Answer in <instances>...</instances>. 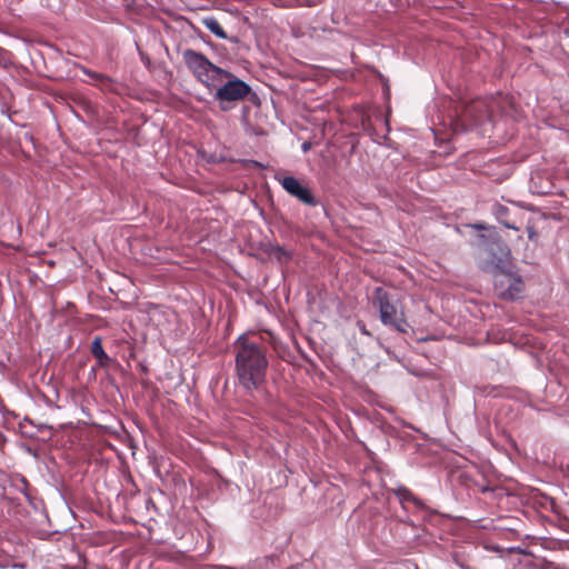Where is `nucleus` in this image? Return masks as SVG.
Returning a JSON list of instances; mask_svg holds the SVG:
<instances>
[{
  "label": "nucleus",
  "instance_id": "obj_1",
  "mask_svg": "<svg viewBox=\"0 0 569 569\" xmlns=\"http://www.w3.org/2000/svg\"><path fill=\"white\" fill-rule=\"evenodd\" d=\"M233 349L239 383L247 390L258 389L266 379L267 348L249 336L241 335L234 341Z\"/></svg>",
  "mask_w": 569,
  "mask_h": 569
},
{
  "label": "nucleus",
  "instance_id": "obj_2",
  "mask_svg": "<svg viewBox=\"0 0 569 569\" xmlns=\"http://www.w3.org/2000/svg\"><path fill=\"white\" fill-rule=\"evenodd\" d=\"M512 109L513 102L507 94L477 98L462 107L455 122V131L458 127L461 131L482 128L487 122L495 121L497 117L509 116Z\"/></svg>",
  "mask_w": 569,
  "mask_h": 569
},
{
  "label": "nucleus",
  "instance_id": "obj_3",
  "mask_svg": "<svg viewBox=\"0 0 569 569\" xmlns=\"http://www.w3.org/2000/svg\"><path fill=\"white\" fill-rule=\"evenodd\" d=\"M213 90V99L224 112L233 109L238 102L243 101L251 93V87L247 82L227 70L226 74H221Z\"/></svg>",
  "mask_w": 569,
  "mask_h": 569
},
{
  "label": "nucleus",
  "instance_id": "obj_4",
  "mask_svg": "<svg viewBox=\"0 0 569 569\" xmlns=\"http://www.w3.org/2000/svg\"><path fill=\"white\" fill-rule=\"evenodd\" d=\"M372 305L379 311L380 321L398 332L407 333L410 326L403 310H398L391 295L378 287L373 291Z\"/></svg>",
  "mask_w": 569,
  "mask_h": 569
},
{
  "label": "nucleus",
  "instance_id": "obj_5",
  "mask_svg": "<svg viewBox=\"0 0 569 569\" xmlns=\"http://www.w3.org/2000/svg\"><path fill=\"white\" fill-rule=\"evenodd\" d=\"M183 60L198 81L210 91L219 82L221 74H226V70L214 66L204 54L192 49L183 52Z\"/></svg>",
  "mask_w": 569,
  "mask_h": 569
},
{
  "label": "nucleus",
  "instance_id": "obj_6",
  "mask_svg": "<svg viewBox=\"0 0 569 569\" xmlns=\"http://www.w3.org/2000/svg\"><path fill=\"white\" fill-rule=\"evenodd\" d=\"M495 290L503 300H516L523 293L525 283L519 276L500 271L495 274Z\"/></svg>",
  "mask_w": 569,
  "mask_h": 569
},
{
  "label": "nucleus",
  "instance_id": "obj_7",
  "mask_svg": "<svg viewBox=\"0 0 569 569\" xmlns=\"http://www.w3.org/2000/svg\"><path fill=\"white\" fill-rule=\"evenodd\" d=\"M276 180L281 184L287 193L298 199L301 203L310 207H316L318 204V200L313 196L312 191L307 186H303L297 178L291 176L280 177L277 174Z\"/></svg>",
  "mask_w": 569,
  "mask_h": 569
},
{
  "label": "nucleus",
  "instance_id": "obj_8",
  "mask_svg": "<svg viewBox=\"0 0 569 569\" xmlns=\"http://www.w3.org/2000/svg\"><path fill=\"white\" fill-rule=\"evenodd\" d=\"M492 212L496 219L506 228L519 230V227L516 224V221L510 218V209L507 206L496 203L492 207Z\"/></svg>",
  "mask_w": 569,
  "mask_h": 569
},
{
  "label": "nucleus",
  "instance_id": "obj_9",
  "mask_svg": "<svg viewBox=\"0 0 569 569\" xmlns=\"http://www.w3.org/2000/svg\"><path fill=\"white\" fill-rule=\"evenodd\" d=\"M90 351L92 356L97 359L99 367L106 368L110 365L111 358L104 352L102 347V338L100 336H96L93 338Z\"/></svg>",
  "mask_w": 569,
  "mask_h": 569
},
{
  "label": "nucleus",
  "instance_id": "obj_10",
  "mask_svg": "<svg viewBox=\"0 0 569 569\" xmlns=\"http://www.w3.org/2000/svg\"><path fill=\"white\" fill-rule=\"evenodd\" d=\"M396 496L399 498L400 502L403 505V503H407V502H411L413 503L417 508H422L423 507V502L417 498L408 488L406 487H400L396 490Z\"/></svg>",
  "mask_w": 569,
  "mask_h": 569
},
{
  "label": "nucleus",
  "instance_id": "obj_11",
  "mask_svg": "<svg viewBox=\"0 0 569 569\" xmlns=\"http://www.w3.org/2000/svg\"><path fill=\"white\" fill-rule=\"evenodd\" d=\"M204 26L218 38L226 39L227 34L222 28V26L219 23V21L214 18H209L204 20Z\"/></svg>",
  "mask_w": 569,
  "mask_h": 569
},
{
  "label": "nucleus",
  "instance_id": "obj_12",
  "mask_svg": "<svg viewBox=\"0 0 569 569\" xmlns=\"http://www.w3.org/2000/svg\"><path fill=\"white\" fill-rule=\"evenodd\" d=\"M96 86L106 92H118V83L107 74H103Z\"/></svg>",
  "mask_w": 569,
  "mask_h": 569
},
{
  "label": "nucleus",
  "instance_id": "obj_13",
  "mask_svg": "<svg viewBox=\"0 0 569 569\" xmlns=\"http://www.w3.org/2000/svg\"><path fill=\"white\" fill-rule=\"evenodd\" d=\"M493 246H496L499 251V257L497 258L498 266H499L500 263H503L506 260H508V258L510 256V250H509L508 246L505 242H502L501 240L496 241L493 243Z\"/></svg>",
  "mask_w": 569,
  "mask_h": 569
},
{
  "label": "nucleus",
  "instance_id": "obj_14",
  "mask_svg": "<svg viewBox=\"0 0 569 569\" xmlns=\"http://www.w3.org/2000/svg\"><path fill=\"white\" fill-rule=\"evenodd\" d=\"M82 71L86 76H88L89 78H91L93 80L94 84H97L99 82V80L101 79V77L103 76V73L92 71L88 68H82Z\"/></svg>",
  "mask_w": 569,
  "mask_h": 569
},
{
  "label": "nucleus",
  "instance_id": "obj_15",
  "mask_svg": "<svg viewBox=\"0 0 569 569\" xmlns=\"http://www.w3.org/2000/svg\"><path fill=\"white\" fill-rule=\"evenodd\" d=\"M276 253H277V258H278V260H280V261H282V260H283V261H287V260H289V259H290V254H289V252H288V251H286L284 249L280 248V247H278V248L276 249Z\"/></svg>",
  "mask_w": 569,
  "mask_h": 569
},
{
  "label": "nucleus",
  "instance_id": "obj_16",
  "mask_svg": "<svg viewBox=\"0 0 569 569\" xmlns=\"http://www.w3.org/2000/svg\"><path fill=\"white\" fill-rule=\"evenodd\" d=\"M527 232H528V238L530 240H536L538 238V232L533 226H527Z\"/></svg>",
  "mask_w": 569,
  "mask_h": 569
},
{
  "label": "nucleus",
  "instance_id": "obj_17",
  "mask_svg": "<svg viewBox=\"0 0 569 569\" xmlns=\"http://www.w3.org/2000/svg\"><path fill=\"white\" fill-rule=\"evenodd\" d=\"M472 228L477 229V230H485L487 229V227L482 223H475L472 224Z\"/></svg>",
  "mask_w": 569,
  "mask_h": 569
},
{
  "label": "nucleus",
  "instance_id": "obj_18",
  "mask_svg": "<svg viewBox=\"0 0 569 569\" xmlns=\"http://www.w3.org/2000/svg\"><path fill=\"white\" fill-rule=\"evenodd\" d=\"M310 146H311V144H310V142H305V143L302 144V150H303V151L309 150V149H310Z\"/></svg>",
  "mask_w": 569,
  "mask_h": 569
},
{
  "label": "nucleus",
  "instance_id": "obj_19",
  "mask_svg": "<svg viewBox=\"0 0 569 569\" xmlns=\"http://www.w3.org/2000/svg\"><path fill=\"white\" fill-rule=\"evenodd\" d=\"M491 256H492L491 261H492V262H497V263H498L497 259L495 258V257H496V253H495V252H491ZM497 267H498V268H500V264H499V266L497 264Z\"/></svg>",
  "mask_w": 569,
  "mask_h": 569
},
{
  "label": "nucleus",
  "instance_id": "obj_20",
  "mask_svg": "<svg viewBox=\"0 0 569 569\" xmlns=\"http://www.w3.org/2000/svg\"><path fill=\"white\" fill-rule=\"evenodd\" d=\"M491 256H492L491 261H492V262H497V263H498L497 259L495 258V257H496V253H495V252H491ZM497 267H498V268H500V264H499V266L497 264Z\"/></svg>",
  "mask_w": 569,
  "mask_h": 569
}]
</instances>
